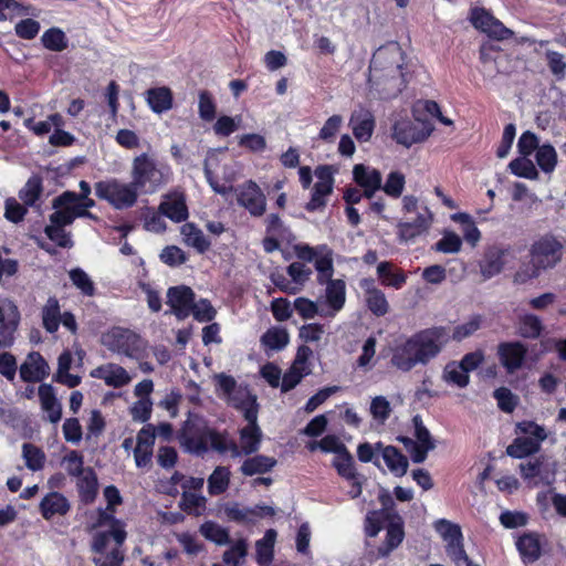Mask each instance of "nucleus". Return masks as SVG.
Listing matches in <instances>:
<instances>
[{
    "label": "nucleus",
    "instance_id": "1",
    "mask_svg": "<svg viewBox=\"0 0 566 566\" xmlns=\"http://www.w3.org/2000/svg\"><path fill=\"white\" fill-rule=\"evenodd\" d=\"M449 338L443 326L420 331L392 349L390 363L401 371H409L418 364L426 365L438 356Z\"/></svg>",
    "mask_w": 566,
    "mask_h": 566
},
{
    "label": "nucleus",
    "instance_id": "2",
    "mask_svg": "<svg viewBox=\"0 0 566 566\" xmlns=\"http://www.w3.org/2000/svg\"><path fill=\"white\" fill-rule=\"evenodd\" d=\"M403 53L397 44L379 48L369 64L368 82L382 98L397 96L406 86Z\"/></svg>",
    "mask_w": 566,
    "mask_h": 566
},
{
    "label": "nucleus",
    "instance_id": "3",
    "mask_svg": "<svg viewBox=\"0 0 566 566\" xmlns=\"http://www.w3.org/2000/svg\"><path fill=\"white\" fill-rule=\"evenodd\" d=\"M217 385V392L223 397L226 401L233 408L242 411L244 419L249 412H253L255 417L259 413V403L256 396L251 394L248 386L238 385L237 380L224 373L213 376Z\"/></svg>",
    "mask_w": 566,
    "mask_h": 566
},
{
    "label": "nucleus",
    "instance_id": "4",
    "mask_svg": "<svg viewBox=\"0 0 566 566\" xmlns=\"http://www.w3.org/2000/svg\"><path fill=\"white\" fill-rule=\"evenodd\" d=\"M132 182L139 193H155L166 184V176L156 160L144 153L136 156L132 163Z\"/></svg>",
    "mask_w": 566,
    "mask_h": 566
},
{
    "label": "nucleus",
    "instance_id": "5",
    "mask_svg": "<svg viewBox=\"0 0 566 566\" xmlns=\"http://www.w3.org/2000/svg\"><path fill=\"white\" fill-rule=\"evenodd\" d=\"M126 536V531L118 526L113 532V538L108 533L94 534L91 547L95 553L93 557L95 566H120L124 560L120 547Z\"/></svg>",
    "mask_w": 566,
    "mask_h": 566
},
{
    "label": "nucleus",
    "instance_id": "6",
    "mask_svg": "<svg viewBox=\"0 0 566 566\" xmlns=\"http://www.w3.org/2000/svg\"><path fill=\"white\" fill-rule=\"evenodd\" d=\"M94 189L97 198L107 201L117 210L132 208L139 195L132 181L123 182L117 178L98 181Z\"/></svg>",
    "mask_w": 566,
    "mask_h": 566
},
{
    "label": "nucleus",
    "instance_id": "7",
    "mask_svg": "<svg viewBox=\"0 0 566 566\" xmlns=\"http://www.w3.org/2000/svg\"><path fill=\"white\" fill-rule=\"evenodd\" d=\"M213 430L203 417L189 412L181 437L189 451L201 455L208 451V440Z\"/></svg>",
    "mask_w": 566,
    "mask_h": 566
},
{
    "label": "nucleus",
    "instance_id": "8",
    "mask_svg": "<svg viewBox=\"0 0 566 566\" xmlns=\"http://www.w3.org/2000/svg\"><path fill=\"white\" fill-rule=\"evenodd\" d=\"M101 343L108 350L130 358L136 357L143 349V342L139 335L123 327H113L104 333L101 337Z\"/></svg>",
    "mask_w": 566,
    "mask_h": 566
},
{
    "label": "nucleus",
    "instance_id": "9",
    "mask_svg": "<svg viewBox=\"0 0 566 566\" xmlns=\"http://www.w3.org/2000/svg\"><path fill=\"white\" fill-rule=\"evenodd\" d=\"M564 245L553 234H545L534 241L530 248V256L544 271L555 268L563 259Z\"/></svg>",
    "mask_w": 566,
    "mask_h": 566
},
{
    "label": "nucleus",
    "instance_id": "10",
    "mask_svg": "<svg viewBox=\"0 0 566 566\" xmlns=\"http://www.w3.org/2000/svg\"><path fill=\"white\" fill-rule=\"evenodd\" d=\"M403 538V521L401 516L395 515L386 526V538L380 546L374 547L369 541H366V557L369 560L387 557L402 543Z\"/></svg>",
    "mask_w": 566,
    "mask_h": 566
},
{
    "label": "nucleus",
    "instance_id": "11",
    "mask_svg": "<svg viewBox=\"0 0 566 566\" xmlns=\"http://www.w3.org/2000/svg\"><path fill=\"white\" fill-rule=\"evenodd\" d=\"M470 21L473 27L485 33L489 38L503 41L513 36V31L506 28L500 20L493 17L484 8L471 10Z\"/></svg>",
    "mask_w": 566,
    "mask_h": 566
},
{
    "label": "nucleus",
    "instance_id": "12",
    "mask_svg": "<svg viewBox=\"0 0 566 566\" xmlns=\"http://www.w3.org/2000/svg\"><path fill=\"white\" fill-rule=\"evenodd\" d=\"M433 126L430 123L410 120L397 122L392 127L394 139L405 146L424 142L432 133Z\"/></svg>",
    "mask_w": 566,
    "mask_h": 566
},
{
    "label": "nucleus",
    "instance_id": "13",
    "mask_svg": "<svg viewBox=\"0 0 566 566\" xmlns=\"http://www.w3.org/2000/svg\"><path fill=\"white\" fill-rule=\"evenodd\" d=\"M527 353V346L520 340L502 342L496 348L499 361L509 375L524 366Z\"/></svg>",
    "mask_w": 566,
    "mask_h": 566
},
{
    "label": "nucleus",
    "instance_id": "14",
    "mask_svg": "<svg viewBox=\"0 0 566 566\" xmlns=\"http://www.w3.org/2000/svg\"><path fill=\"white\" fill-rule=\"evenodd\" d=\"M238 203L245 208L251 216L261 217L266 210V198L261 188L252 180L245 181L233 189Z\"/></svg>",
    "mask_w": 566,
    "mask_h": 566
},
{
    "label": "nucleus",
    "instance_id": "15",
    "mask_svg": "<svg viewBox=\"0 0 566 566\" xmlns=\"http://www.w3.org/2000/svg\"><path fill=\"white\" fill-rule=\"evenodd\" d=\"M195 293L186 285L169 287L167 291V304L171 307V313L178 319H185L191 314Z\"/></svg>",
    "mask_w": 566,
    "mask_h": 566
},
{
    "label": "nucleus",
    "instance_id": "16",
    "mask_svg": "<svg viewBox=\"0 0 566 566\" xmlns=\"http://www.w3.org/2000/svg\"><path fill=\"white\" fill-rule=\"evenodd\" d=\"M245 420L248 424L240 430L239 451H241V455L255 453L260 449L263 436L258 424V417L253 412H249Z\"/></svg>",
    "mask_w": 566,
    "mask_h": 566
},
{
    "label": "nucleus",
    "instance_id": "17",
    "mask_svg": "<svg viewBox=\"0 0 566 566\" xmlns=\"http://www.w3.org/2000/svg\"><path fill=\"white\" fill-rule=\"evenodd\" d=\"M50 374V366L39 352H31L20 366V377L25 382L42 381Z\"/></svg>",
    "mask_w": 566,
    "mask_h": 566
},
{
    "label": "nucleus",
    "instance_id": "18",
    "mask_svg": "<svg viewBox=\"0 0 566 566\" xmlns=\"http://www.w3.org/2000/svg\"><path fill=\"white\" fill-rule=\"evenodd\" d=\"M158 212L174 222H182L188 218L186 198L181 192L165 195L158 207Z\"/></svg>",
    "mask_w": 566,
    "mask_h": 566
},
{
    "label": "nucleus",
    "instance_id": "19",
    "mask_svg": "<svg viewBox=\"0 0 566 566\" xmlns=\"http://www.w3.org/2000/svg\"><path fill=\"white\" fill-rule=\"evenodd\" d=\"M91 376L103 379L107 386L114 388L124 387L132 380V377L124 367L113 363L98 366L92 370Z\"/></svg>",
    "mask_w": 566,
    "mask_h": 566
},
{
    "label": "nucleus",
    "instance_id": "20",
    "mask_svg": "<svg viewBox=\"0 0 566 566\" xmlns=\"http://www.w3.org/2000/svg\"><path fill=\"white\" fill-rule=\"evenodd\" d=\"M365 291V302L368 310L376 316H385L389 312V303L384 292L374 285L373 280L365 279L360 282Z\"/></svg>",
    "mask_w": 566,
    "mask_h": 566
},
{
    "label": "nucleus",
    "instance_id": "21",
    "mask_svg": "<svg viewBox=\"0 0 566 566\" xmlns=\"http://www.w3.org/2000/svg\"><path fill=\"white\" fill-rule=\"evenodd\" d=\"M510 255L509 248L492 247L484 255L481 263V274L484 279H491L503 270L506 263V256Z\"/></svg>",
    "mask_w": 566,
    "mask_h": 566
},
{
    "label": "nucleus",
    "instance_id": "22",
    "mask_svg": "<svg viewBox=\"0 0 566 566\" xmlns=\"http://www.w3.org/2000/svg\"><path fill=\"white\" fill-rule=\"evenodd\" d=\"M349 124L354 136L359 142H367L371 138L375 128V118L368 109L359 108L353 112Z\"/></svg>",
    "mask_w": 566,
    "mask_h": 566
},
{
    "label": "nucleus",
    "instance_id": "23",
    "mask_svg": "<svg viewBox=\"0 0 566 566\" xmlns=\"http://www.w3.org/2000/svg\"><path fill=\"white\" fill-rule=\"evenodd\" d=\"M39 399L41 408L48 415V420L57 423L62 418V405L57 400L54 388L50 384H42L39 387Z\"/></svg>",
    "mask_w": 566,
    "mask_h": 566
},
{
    "label": "nucleus",
    "instance_id": "24",
    "mask_svg": "<svg viewBox=\"0 0 566 566\" xmlns=\"http://www.w3.org/2000/svg\"><path fill=\"white\" fill-rule=\"evenodd\" d=\"M40 511L45 520H51L54 515H65L70 511V503L62 493L51 492L42 499Z\"/></svg>",
    "mask_w": 566,
    "mask_h": 566
},
{
    "label": "nucleus",
    "instance_id": "25",
    "mask_svg": "<svg viewBox=\"0 0 566 566\" xmlns=\"http://www.w3.org/2000/svg\"><path fill=\"white\" fill-rule=\"evenodd\" d=\"M65 206L69 210V213L72 216V221L76 218H90L95 219V217L86 209H84L81 203V197L73 191H64L60 196L55 197L52 202V207H61Z\"/></svg>",
    "mask_w": 566,
    "mask_h": 566
},
{
    "label": "nucleus",
    "instance_id": "26",
    "mask_svg": "<svg viewBox=\"0 0 566 566\" xmlns=\"http://www.w3.org/2000/svg\"><path fill=\"white\" fill-rule=\"evenodd\" d=\"M431 224V214L428 210L424 213L418 214V217L411 222H400L398 224L399 239L403 242H408L413 238L420 235L427 231Z\"/></svg>",
    "mask_w": 566,
    "mask_h": 566
},
{
    "label": "nucleus",
    "instance_id": "27",
    "mask_svg": "<svg viewBox=\"0 0 566 566\" xmlns=\"http://www.w3.org/2000/svg\"><path fill=\"white\" fill-rule=\"evenodd\" d=\"M76 486L82 503L91 504L95 501L98 492V481L92 468H86L84 474L77 478Z\"/></svg>",
    "mask_w": 566,
    "mask_h": 566
},
{
    "label": "nucleus",
    "instance_id": "28",
    "mask_svg": "<svg viewBox=\"0 0 566 566\" xmlns=\"http://www.w3.org/2000/svg\"><path fill=\"white\" fill-rule=\"evenodd\" d=\"M516 547L524 563H534L542 555V545L538 535L530 533L518 537Z\"/></svg>",
    "mask_w": 566,
    "mask_h": 566
},
{
    "label": "nucleus",
    "instance_id": "29",
    "mask_svg": "<svg viewBox=\"0 0 566 566\" xmlns=\"http://www.w3.org/2000/svg\"><path fill=\"white\" fill-rule=\"evenodd\" d=\"M276 463L277 461L273 457L258 454L245 459L240 468V471L245 476L263 474L270 472L276 465Z\"/></svg>",
    "mask_w": 566,
    "mask_h": 566
},
{
    "label": "nucleus",
    "instance_id": "30",
    "mask_svg": "<svg viewBox=\"0 0 566 566\" xmlns=\"http://www.w3.org/2000/svg\"><path fill=\"white\" fill-rule=\"evenodd\" d=\"M146 99L155 113H164L172 107V93L166 86L149 88L146 92Z\"/></svg>",
    "mask_w": 566,
    "mask_h": 566
},
{
    "label": "nucleus",
    "instance_id": "31",
    "mask_svg": "<svg viewBox=\"0 0 566 566\" xmlns=\"http://www.w3.org/2000/svg\"><path fill=\"white\" fill-rule=\"evenodd\" d=\"M381 454L386 465L396 476H402L407 473L408 459L396 447H382Z\"/></svg>",
    "mask_w": 566,
    "mask_h": 566
},
{
    "label": "nucleus",
    "instance_id": "32",
    "mask_svg": "<svg viewBox=\"0 0 566 566\" xmlns=\"http://www.w3.org/2000/svg\"><path fill=\"white\" fill-rule=\"evenodd\" d=\"M353 178L355 182L363 187L381 188L382 177L379 170L365 166L364 164H357L353 168Z\"/></svg>",
    "mask_w": 566,
    "mask_h": 566
},
{
    "label": "nucleus",
    "instance_id": "33",
    "mask_svg": "<svg viewBox=\"0 0 566 566\" xmlns=\"http://www.w3.org/2000/svg\"><path fill=\"white\" fill-rule=\"evenodd\" d=\"M314 261L317 271V282L323 285L325 281L333 279V251L326 244H322L321 252Z\"/></svg>",
    "mask_w": 566,
    "mask_h": 566
},
{
    "label": "nucleus",
    "instance_id": "34",
    "mask_svg": "<svg viewBox=\"0 0 566 566\" xmlns=\"http://www.w3.org/2000/svg\"><path fill=\"white\" fill-rule=\"evenodd\" d=\"M377 274L384 285L397 290L401 289L407 280L406 274L401 270H394L390 262H380L377 266Z\"/></svg>",
    "mask_w": 566,
    "mask_h": 566
},
{
    "label": "nucleus",
    "instance_id": "35",
    "mask_svg": "<svg viewBox=\"0 0 566 566\" xmlns=\"http://www.w3.org/2000/svg\"><path fill=\"white\" fill-rule=\"evenodd\" d=\"M326 285V300L328 305L334 311H339L345 304L346 284L343 280L329 279L325 281Z\"/></svg>",
    "mask_w": 566,
    "mask_h": 566
},
{
    "label": "nucleus",
    "instance_id": "36",
    "mask_svg": "<svg viewBox=\"0 0 566 566\" xmlns=\"http://www.w3.org/2000/svg\"><path fill=\"white\" fill-rule=\"evenodd\" d=\"M42 322L46 332L54 333L57 331L61 323V311L56 297L52 296L48 298L42 308Z\"/></svg>",
    "mask_w": 566,
    "mask_h": 566
},
{
    "label": "nucleus",
    "instance_id": "37",
    "mask_svg": "<svg viewBox=\"0 0 566 566\" xmlns=\"http://www.w3.org/2000/svg\"><path fill=\"white\" fill-rule=\"evenodd\" d=\"M181 234L185 243L195 248L200 253H203L210 247V242L206 239L203 232L193 223H185L181 227Z\"/></svg>",
    "mask_w": 566,
    "mask_h": 566
},
{
    "label": "nucleus",
    "instance_id": "38",
    "mask_svg": "<svg viewBox=\"0 0 566 566\" xmlns=\"http://www.w3.org/2000/svg\"><path fill=\"white\" fill-rule=\"evenodd\" d=\"M275 538L276 532L270 528L261 539L256 541V560L260 565L264 566L272 562Z\"/></svg>",
    "mask_w": 566,
    "mask_h": 566
},
{
    "label": "nucleus",
    "instance_id": "39",
    "mask_svg": "<svg viewBox=\"0 0 566 566\" xmlns=\"http://www.w3.org/2000/svg\"><path fill=\"white\" fill-rule=\"evenodd\" d=\"M290 336L283 327H271L261 336V344L271 350H282L289 344Z\"/></svg>",
    "mask_w": 566,
    "mask_h": 566
},
{
    "label": "nucleus",
    "instance_id": "40",
    "mask_svg": "<svg viewBox=\"0 0 566 566\" xmlns=\"http://www.w3.org/2000/svg\"><path fill=\"white\" fill-rule=\"evenodd\" d=\"M539 448L536 440L532 441L531 437H518L506 448V454L515 459H523L536 453Z\"/></svg>",
    "mask_w": 566,
    "mask_h": 566
},
{
    "label": "nucleus",
    "instance_id": "41",
    "mask_svg": "<svg viewBox=\"0 0 566 566\" xmlns=\"http://www.w3.org/2000/svg\"><path fill=\"white\" fill-rule=\"evenodd\" d=\"M230 470L227 467H217L208 478V492L219 495L227 491L230 484Z\"/></svg>",
    "mask_w": 566,
    "mask_h": 566
},
{
    "label": "nucleus",
    "instance_id": "42",
    "mask_svg": "<svg viewBox=\"0 0 566 566\" xmlns=\"http://www.w3.org/2000/svg\"><path fill=\"white\" fill-rule=\"evenodd\" d=\"M209 447L219 453H226L229 451L232 458L241 457V451H239L237 442L229 440L226 434L219 433L216 430H213L209 437L208 448Z\"/></svg>",
    "mask_w": 566,
    "mask_h": 566
},
{
    "label": "nucleus",
    "instance_id": "43",
    "mask_svg": "<svg viewBox=\"0 0 566 566\" xmlns=\"http://www.w3.org/2000/svg\"><path fill=\"white\" fill-rule=\"evenodd\" d=\"M43 192L42 178L40 176H32L28 179L23 188L19 191V198L25 206H34L36 200Z\"/></svg>",
    "mask_w": 566,
    "mask_h": 566
},
{
    "label": "nucleus",
    "instance_id": "44",
    "mask_svg": "<svg viewBox=\"0 0 566 566\" xmlns=\"http://www.w3.org/2000/svg\"><path fill=\"white\" fill-rule=\"evenodd\" d=\"M543 329L541 319L533 314H526L520 317L517 333L520 336L528 339L539 337Z\"/></svg>",
    "mask_w": 566,
    "mask_h": 566
},
{
    "label": "nucleus",
    "instance_id": "45",
    "mask_svg": "<svg viewBox=\"0 0 566 566\" xmlns=\"http://www.w3.org/2000/svg\"><path fill=\"white\" fill-rule=\"evenodd\" d=\"M337 473L346 480H355L357 476L354 458L346 449L342 453L335 455L333 460Z\"/></svg>",
    "mask_w": 566,
    "mask_h": 566
},
{
    "label": "nucleus",
    "instance_id": "46",
    "mask_svg": "<svg viewBox=\"0 0 566 566\" xmlns=\"http://www.w3.org/2000/svg\"><path fill=\"white\" fill-rule=\"evenodd\" d=\"M22 455L25 461V467L31 471H39L44 467L45 454L44 452L32 443H24L22 446Z\"/></svg>",
    "mask_w": 566,
    "mask_h": 566
},
{
    "label": "nucleus",
    "instance_id": "47",
    "mask_svg": "<svg viewBox=\"0 0 566 566\" xmlns=\"http://www.w3.org/2000/svg\"><path fill=\"white\" fill-rule=\"evenodd\" d=\"M226 515L229 520L240 524H255V513L253 507L242 506L238 503L228 505L224 509Z\"/></svg>",
    "mask_w": 566,
    "mask_h": 566
},
{
    "label": "nucleus",
    "instance_id": "48",
    "mask_svg": "<svg viewBox=\"0 0 566 566\" xmlns=\"http://www.w3.org/2000/svg\"><path fill=\"white\" fill-rule=\"evenodd\" d=\"M201 534L217 545H224L230 542L229 532L227 528L214 522H206L200 526Z\"/></svg>",
    "mask_w": 566,
    "mask_h": 566
},
{
    "label": "nucleus",
    "instance_id": "49",
    "mask_svg": "<svg viewBox=\"0 0 566 566\" xmlns=\"http://www.w3.org/2000/svg\"><path fill=\"white\" fill-rule=\"evenodd\" d=\"M433 527L447 544L462 539L463 537L461 527L446 518L436 521Z\"/></svg>",
    "mask_w": 566,
    "mask_h": 566
},
{
    "label": "nucleus",
    "instance_id": "50",
    "mask_svg": "<svg viewBox=\"0 0 566 566\" xmlns=\"http://www.w3.org/2000/svg\"><path fill=\"white\" fill-rule=\"evenodd\" d=\"M443 378L447 382L454 384L460 388L469 385V374L455 361L449 363L443 370Z\"/></svg>",
    "mask_w": 566,
    "mask_h": 566
},
{
    "label": "nucleus",
    "instance_id": "51",
    "mask_svg": "<svg viewBox=\"0 0 566 566\" xmlns=\"http://www.w3.org/2000/svg\"><path fill=\"white\" fill-rule=\"evenodd\" d=\"M446 553L455 566H479L470 560L463 547V538L446 545Z\"/></svg>",
    "mask_w": 566,
    "mask_h": 566
},
{
    "label": "nucleus",
    "instance_id": "52",
    "mask_svg": "<svg viewBox=\"0 0 566 566\" xmlns=\"http://www.w3.org/2000/svg\"><path fill=\"white\" fill-rule=\"evenodd\" d=\"M198 113L205 122H212L216 118L217 105L210 92H199Z\"/></svg>",
    "mask_w": 566,
    "mask_h": 566
},
{
    "label": "nucleus",
    "instance_id": "53",
    "mask_svg": "<svg viewBox=\"0 0 566 566\" xmlns=\"http://www.w3.org/2000/svg\"><path fill=\"white\" fill-rule=\"evenodd\" d=\"M509 167L511 171L518 177L527 179H537L538 177L535 165L531 159L526 158V156L512 160Z\"/></svg>",
    "mask_w": 566,
    "mask_h": 566
},
{
    "label": "nucleus",
    "instance_id": "54",
    "mask_svg": "<svg viewBox=\"0 0 566 566\" xmlns=\"http://www.w3.org/2000/svg\"><path fill=\"white\" fill-rule=\"evenodd\" d=\"M316 176L319 179L313 187V192L316 196L325 198L333 190V176L328 166L318 167Z\"/></svg>",
    "mask_w": 566,
    "mask_h": 566
},
{
    "label": "nucleus",
    "instance_id": "55",
    "mask_svg": "<svg viewBox=\"0 0 566 566\" xmlns=\"http://www.w3.org/2000/svg\"><path fill=\"white\" fill-rule=\"evenodd\" d=\"M406 184L405 175L400 171H391L384 184L381 185V189L386 195L391 198H399L402 195L403 188Z\"/></svg>",
    "mask_w": 566,
    "mask_h": 566
},
{
    "label": "nucleus",
    "instance_id": "56",
    "mask_svg": "<svg viewBox=\"0 0 566 566\" xmlns=\"http://www.w3.org/2000/svg\"><path fill=\"white\" fill-rule=\"evenodd\" d=\"M308 374V368H301L292 364L287 371L282 376L281 391L287 392L292 390Z\"/></svg>",
    "mask_w": 566,
    "mask_h": 566
},
{
    "label": "nucleus",
    "instance_id": "57",
    "mask_svg": "<svg viewBox=\"0 0 566 566\" xmlns=\"http://www.w3.org/2000/svg\"><path fill=\"white\" fill-rule=\"evenodd\" d=\"M247 554H248L247 541L239 539L229 549H227L223 553L222 559H223V563L229 566H240L241 560L244 559Z\"/></svg>",
    "mask_w": 566,
    "mask_h": 566
},
{
    "label": "nucleus",
    "instance_id": "58",
    "mask_svg": "<svg viewBox=\"0 0 566 566\" xmlns=\"http://www.w3.org/2000/svg\"><path fill=\"white\" fill-rule=\"evenodd\" d=\"M482 316L473 315L469 317V319L460 325H458L452 334V338L457 342H461L464 338L472 336L476 331H479L482 326Z\"/></svg>",
    "mask_w": 566,
    "mask_h": 566
},
{
    "label": "nucleus",
    "instance_id": "59",
    "mask_svg": "<svg viewBox=\"0 0 566 566\" xmlns=\"http://www.w3.org/2000/svg\"><path fill=\"white\" fill-rule=\"evenodd\" d=\"M70 279L74 286H76L86 296H93L95 293L94 283L88 274L80 268L72 269L69 272Z\"/></svg>",
    "mask_w": 566,
    "mask_h": 566
},
{
    "label": "nucleus",
    "instance_id": "60",
    "mask_svg": "<svg viewBox=\"0 0 566 566\" xmlns=\"http://www.w3.org/2000/svg\"><path fill=\"white\" fill-rule=\"evenodd\" d=\"M520 470L522 476L525 480L532 481L536 478H539L542 481H545L547 484L549 483L547 474L544 475L543 462L539 458L530 460L527 462H522L520 464Z\"/></svg>",
    "mask_w": 566,
    "mask_h": 566
},
{
    "label": "nucleus",
    "instance_id": "61",
    "mask_svg": "<svg viewBox=\"0 0 566 566\" xmlns=\"http://www.w3.org/2000/svg\"><path fill=\"white\" fill-rule=\"evenodd\" d=\"M43 45L51 51H63L66 48L65 34L57 28L45 31L41 38Z\"/></svg>",
    "mask_w": 566,
    "mask_h": 566
},
{
    "label": "nucleus",
    "instance_id": "62",
    "mask_svg": "<svg viewBox=\"0 0 566 566\" xmlns=\"http://www.w3.org/2000/svg\"><path fill=\"white\" fill-rule=\"evenodd\" d=\"M536 161L545 172H552L556 166L557 155L553 146L543 145L536 150Z\"/></svg>",
    "mask_w": 566,
    "mask_h": 566
},
{
    "label": "nucleus",
    "instance_id": "63",
    "mask_svg": "<svg viewBox=\"0 0 566 566\" xmlns=\"http://www.w3.org/2000/svg\"><path fill=\"white\" fill-rule=\"evenodd\" d=\"M241 122V115H237L234 117L223 115L214 123L213 130L217 135L227 137L239 129Z\"/></svg>",
    "mask_w": 566,
    "mask_h": 566
},
{
    "label": "nucleus",
    "instance_id": "64",
    "mask_svg": "<svg viewBox=\"0 0 566 566\" xmlns=\"http://www.w3.org/2000/svg\"><path fill=\"white\" fill-rule=\"evenodd\" d=\"M544 270L538 268L534 260L531 258L528 263L522 264L515 272L513 282L516 284H525L531 280L537 279Z\"/></svg>",
    "mask_w": 566,
    "mask_h": 566
}]
</instances>
